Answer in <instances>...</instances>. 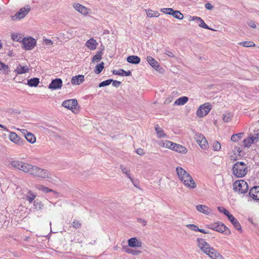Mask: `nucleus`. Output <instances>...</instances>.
<instances>
[{
  "instance_id": "f257e3e1",
  "label": "nucleus",
  "mask_w": 259,
  "mask_h": 259,
  "mask_svg": "<svg viewBox=\"0 0 259 259\" xmlns=\"http://www.w3.org/2000/svg\"><path fill=\"white\" fill-rule=\"evenodd\" d=\"M197 242L199 248L211 258L213 259H224L223 256L216 249L210 247L209 244L204 239L198 238Z\"/></svg>"
},
{
  "instance_id": "f03ea898",
  "label": "nucleus",
  "mask_w": 259,
  "mask_h": 259,
  "mask_svg": "<svg viewBox=\"0 0 259 259\" xmlns=\"http://www.w3.org/2000/svg\"><path fill=\"white\" fill-rule=\"evenodd\" d=\"M176 172L179 179L183 184L189 189H194L197 185L190 175L180 166L176 167Z\"/></svg>"
},
{
  "instance_id": "7ed1b4c3",
  "label": "nucleus",
  "mask_w": 259,
  "mask_h": 259,
  "mask_svg": "<svg viewBox=\"0 0 259 259\" xmlns=\"http://www.w3.org/2000/svg\"><path fill=\"white\" fill-rule=\"evenodd\" d=\"M232 170L234 176L238 178H242L246 174L247 167L245 163L239 161L234 164Z\"/></svg>"
},
{
  "instance_id": "20e7f679",
  "label": "nucleus",
  "mask_w": 259,
  "mask_h": 259,
  "mask_svg": "<svg viewBox=\"0 0 259 259\" xmlns=\"http://www.w3.org/2000/svg\"><path fill=\"white\" fill-rule=\"evenodd\" d=\"M233 190L239 194H244L247 192L248 186L243 180L236 181L233 184Z\"/></svg>"
},
{
  "instance_id": "39448f33",
  "label": "nucleus",
  "mask_w": 259,
  "mask_h": 259,
  "mask_svg": "<svg viewBox=\"0 0 259 259\" xmlns=\"http://www.w3.org/2000/svg\"><path fill=\"white\" fill-rule=\"evenodd\" d=\"M29 171L27 172L31 175L41 178L48 177V172L47 170L39 168L36 166H33L30 164Z\"/></svg>"
},
{
  "instance_id": "423d86ee",
  "label": "nucleus",
  "mask_w": 259,
  "mask_h": 259,
  "mask_svg": "<svg viewBox=\"0 0 259 259\" xmlns=\"http://www.w3.org/2000/svg\"><path fill=\"white\" fill-rule=\"evenodd\" d=\"M31 7L29 5L24 6L21 8L15 15L12 16V20L13 21L20 20L24 18L30 12Z\"/></svg>"
},
{
  "instance_id": "0eeeda50",
  "label": "nucleus",
  "mask_w": 259,
  "mask_h": 259,
  "mask_svg": "<svg viewBox=\"0 0 259 259\" xmlns=\"http://www.w3.org/2000/svg\"><path fill=\"white\" fill-rule=\"evenodd\" d=\"M11 165L14 168L22 170L23 172H27L29 171L30 164L24 163L19 160H13L11 162Z\"/></svg>"
},
{
  "instance_id": "6e6552de",
  "label": "nucleus",
  "mask_w": 259,
  "mask_h": 259,
  "mask_svg": "<svg viewBox=\"0 0 259 259\" xmlns=\"http://www.w3.org/2000/svg\"><path fill=\"white\" fill-rule=\"evenodd\" d=\"M211 106L209 103H205L200 106L197 110V115L201 117L206 115L210 111Z\"/></svg>"
},
{
  "instance_id": "1a4fd4ad",
  "label": "nucleus",
  "mask_w": 259,
  "mask_h": 259,
  "mask_svg": "<svg viewBox=\"0 0 259 259\" xmlns=\"http://www.w3.org/2000/svg\"><path fill=\"white\" fill-rule=\"evenodd\" d=\"M23 48L26 50H31L36 45V40L32 37H24L22 39Z\"/></svg>"
},
{
  "instance_id": "9d476101",
  "label": "nucleus",
  "mask_w": 259,
  "mask_h": 259,
  "mask_svg": "<svg viewBox=\"0 0 259 259\" xmlns=\"http://www.w3.org/2000/svg\"><path fill=\"white\" fill-rule=\"evenodd\" d=\"M209 228L220 233H224L228 230L226 226L220 222L211 224L209 225Z\"/></svg>"
},
{
  "instance_id": "9b49d317",
  "label": "nucleus",
  "mask_w": 259,
  "mask_h": 259,
  "mask_svg": "<svg viewBox=\"0 0 259 259\" xmlns=\"http://www.w3.org/2000/svg\"><path fill=\"white\" fill-rule=\"evenodd\" d=\"M78 105L77 101L76 99H69L64 101L62 105L68 109L72 110L76 108Z\"/></svg>"
},
{
  "instance_id": "f8f14e48",
  "label": "nucleus",
  "mask_w": 259,
  "mask_h": 259,
  "mask_svg": "<svg viewBox=\"0 0 259 259\" xmlns=\"http://www.w3.org/2000/svg\"><path fill=\"white\" fill-rule=\"evenodd\" d=\"M62 80L61 78L53 79L50 83V89L52 90L60 89L62 87Z\"/></svg>"
},
{
  "instance_id": "ddd939ff",
  "label": "nucleus",
  "mask_w": 259,
  "mask_h": 259,
  "mask_svg": "<svg viewBox=\"0 0 259 259\" xmlns=\"http://www.w3.org/2000/svg\"><path fill=\"white\" fill-rule=\"evenodd\" d=\"M249 196L253 200H259V186H254L250 189Z\"/></svg>"
},
{
  "instance_id": "4468645a",
  "label": "nucleus",
  "mask_w": 259,
  "mask_h": 259,
  "mask_svg": "<svg viewBox=\"0 0 259 259\" xmlns=\"http://www.w3.org/2000/svg\"><path fill=\"white\" fill-rule=\"evenodd\" d=\"M73 7L77 12L82 15H85L89 13V10L79 3H74Z\"/></svg>"
},
{
  "instance_id": "2eb2a0df",
  "label": "nucleus",
  "mask_w": 259,
  "mask_h": 259,
  "mask_svg": "<svg viewBox=\"0 0 259 259\" xmlns=\"http://www.w3.org/2000/svg\"><path fill=\"white\" fill-rule=\"evenodd\" d=\"M21 132L24 134L25 139L30 143H34L36 141L35 136L25 129L21 130Z\"/></svg>"
},
{
  "instance_id": "dca6fc26",
  "label": "nucleus",
  "mask_w": 259,
  "mask_h": 259,
  "mask_svg": "<svg viewBox=\"0 0 259 259\" xmlns=\"http://www.w3.org/2000/svg\"><path fill=\"white\" fill-rule=\"evenodd\" d=\"M190 20L196 21V23L198 24L199 26L200 27L211 30V29L208 27V26L205 24L204 20L202 19L200 17L193 16L191 17V19Z\"/></svg>"
},
{
  "instance_id": "f3484780",
  "label": "nucleus",
  "mask_w": 259,
  "mask_h": 259,
  "mask_svg": "<svg viewBox=\"0 0 259 259\" xmlns=\"http://www.w3.org/2000/svg\"><path fill=\"white\" fill-rule=\"evenodd\" d=\"M196 208L198 211L205 214H210L212 213V210L208 207L204 205H197Z\"/></svg>"
},
{
  "instance_id": "a211bd4d",
  "label": "nucleus",
  "mask_w": 259,
  "mask_h": 259,
  "mask_svg": "<svg viewBox=\"0 0 259 259\" xmlns=\"http://www.w3.org/2000/svg\"><path fill=\"white\" fill-rule=\"evenodd\" d=\"M128 246L132 247H141L142 242L136 237L130 238L128 240Z\"/></svg>"
},
{
  "instance_id": "6ab92c4d",
  "label": "nucleus",
  "mask_w": 259,
  "mask_h": 259,
  "mask_svg": "<svg viewBox=\"0 0 259 259\" xmlns=\"http://www.w3.org/2000/svg\"><path fill=\"white\" fill-rule=\"evenodd\" d=\"M228 219L237 230H241V227L240 223L232 214L228 216Z\"/></svg>"
},
{
  "instance_id": "aec40b11",
  "label": "nucleus",
  "mask_w": 259,
  "mask_h": 259,
  "mask_svg": "<svg viewBox=\"0 0 259 259\" xmlns=\"http://www.w3.org/2000/svg\"><path fill=\"white\" fill-rule=\"evenodd\" d=\"M84 76L83 75H78L73 76L71 79V83L73 84L79 85L84 81Z\"/></svg>"
},
{
  "instance_id": "412c9836",
  "label": "nucleus",
  "mask_w": 259,
  "mask_h": 259,
  "mask_svg": "<svg viewBox=\"0 0 259 259\" xmlns=\"http://www.w3.org/2000/svg\"><path fill=\"white\" fill-rule=\"evenodd\" d=\"M146 60L150 65V66L154 69L157 70L159 68V65L158 62L156 61L152 57L150 56H147L146 58Z\"/></svg>"
},
{
  "instance_id": "4be33fe9",
  "label": "nucleus",
  "mask_w": 259,
  "mask_h": 259,
  "mask_svg": "<svg viewBox=\"0 0 259 259\" xmlns=\"http://www.w3.org/2000/svg\"><path fill=\"white\" fill-rule=\"evenodd\" d=\"M243 142L244 147H246V148L250 147L252 144L256 143L255 141L254 140V139L251 135H250L247 138L243 140Z\"/></svg>"
},
{
  "instance_id": "5701e85b",
  "label": "nucleus",
  "mask_w": 259,
  "mask_h": 259,
  "mask_svg": "<svg viewBox=\"0 0 259 259\" xmlns=\"http://www.w3.org/2000/svg\"><path fill=\"white\" fill-rule=\"evenodd\" d=\"M172 150L183 154H185L188 151L185 147L176 143H175Z\"/></svg>"
},
{
  "instance_id": "b1692460",
  "label": "nucleus",
  "mask_w": 259,
  "mask_h": 259,
  "mask_svg": "<svg viewBox=\"0 0 259 259\" xmlns=\"http://www.w3.org/2000/svg\"><path fill=\"white\" fill-rule=\"evenodd\" d=\"M98 43L93 38L89 39L86 42L87 47L91 50H94L96 49Z\"/></svg>"
},
{
  "instance_id": "393cba45",
  "label": "nucleus",
  "mask_w": 259,
  "mask_h": 259,
  "mask_svg": "<svg viewBox=\"0 0 259 259\" xmlns=\"http://www.w3.org/2000/svg\"><path fill=\"white\" fill-rule=\"evenodd\" d=\"M126 61L133 64H138L140 63L141 59L137 56L132 55L128 56L126 59Z\"/></svg>"
},
{
  "instance_id": "a878e982",
  "label": "nucleus",
  "mask_w": 259,
  "mask_h": 259,
  "mask_svg": "<svg viewBox=\"0 0 259 259\" xmlns=\"http://www.w3.org/2000/svg\"><path fill=\"white\" fill-rule=\"evenodd\" d=\"M175 143L169 141H161L159 142V146L165 147L172 150Z\"/></svg>"
},
{
  "instance_id": "bb28decb",
  "label": "nucleus",
  "mask_w": 259,
  "mask_h": 259,
  "mask_svg": "<svg viewBox=\"0 0 259 259\" xmlns=\"http://www.w3.org/2000/svg\"><path fill=\"white\" fill-rule=\"evenodd\" d=\"M113 74L115 75H118L122 76H130L132 74L130 71H125L122 69H120L118 70H113Z\"/></svg>"
},
{
  "instance_id": "cd10ccee",
  "label": "nucleus",
  "mask_w": 259,
  "mask_h": 259,
  "mask_svg": "<svg viewBox=\"0 0 259 259\" xmlns=\"http://www.w3.org/2000/svg\"><path fill=\"white\" fill-rule=\"evenodd\" d=\"M9 139L12 142L17 144H20L21 143L20 138L18 136L17 134L14 132H10Z\"/></svg>"
},
{
  "instance_id": "c85d7f7f",
  "label": "nucleus",
  "mask_w": 259,
  "mask_h": 259,
  "mask_svg": "<svg viewBox=\"0 0 259 259\" xmlns=\"http://www.w3.org/2000/svg\"><path fill=\"white\" fill-rule=\"evenodd\" d=\"M29 68L26 66H21L19 65L17 66L15 71L18 74H23L28 72L29 71Z\"/></svg>"
},
{
  "instance_id": "c756f323",
  "label": "nucleus",
  "mask_w": 259,
  "mask_h": 259,
  "mask_svg": "<svg viewBox=\"0 0 259 259\" xmlns=\"http://www.w3.org/2000/svg\"><path fill=\"white\" fill-rule=\"evenodd\" d=\"M188 101V98L186 96L181 97L177 99L174 104L176 105H183Z\"/></svg>"
},
{
  "instance_id": "7c9ffc66",
  "label": "nucleus",
  "mask_w": 259,
  "mask_h": 259,
  "mask_svg": "<svg viewBox=\"0 0 259 259\" xmlns=\"http://www.w3.org/2000/svg\"><path fill=\"white\" fill-rule=\"evenodd\" d=\"M39 82V80L38 78H33L27 80V84L30 87H36L37 86Z\"/></svg>"
},
{
  "instance_id": "2f4dec72",
  "label": "nucleus",
  "mask_w": 259,
  "mask_h": 259,
  "mask_svg": "<svg viewBox=\"0 0 259 259\" xmlns=\"http://www.w3.org/2000/svg\"><path fill=\"white\" fill-rule=\"evenodd\" d=\"M0 71H3V73L6 74H8L10 72L9 67L1 61H0Z\"/></svg>"
},
{
  "instance_id": "473e14b6",
  "label": "nucleus",
  "mask_w": 259,
  "mask_h": 259,
  "mask_svg": "<svg viewBox=\"0 0 259 259\" xmlns=\"http://www.w3.org/2000/svg\"><path fill=\"white\" fill-rule=\"evenodd\" d=\"M120 168L123 174H124L128 178L131 179V177L130 175V169L128 167H127L125 166L124 165H121L120 166Z\"/></svg>"
},
{
  "instance_id": "72a5a7b5",
  "label": "nucleus",
  "mask_w": 259,
  "mask_h": 259,
  "mask_svg": "<svg viewBox=\"0 0 259 259\" xmlns=\"http://www.w3.org/2000/svg\"><path fill=\"white\" fill-rule=\"evenodd\" d=\"M104 67V63L101 62L100 64H97L95 68L94 72L96 74H99L101 72Z\"/></svg>"
},
{
  "instance_id": "f704fd0d",
  "label": "nucleus",
  "mask_w": 259,
  "mask_h": 259,
  "mask_svg": "<svg viewBox=\"0 0 259 259\" xmlns=\"http://www.w3.org/2000/svg\"><path fill=\"white\" fill-rule=\"evenodd\" d=\"M174 18L179 20H182L183 19V15L179 11L173 10L171 15Z\"/></svg>"
},
{
  "instance_id": "c9c22d12",
  "label": "nucleus",
  "mask_w": 259,
  "mask_h": 259,
  "mask_svg": "<svg viewBox=\"0 0 259 259\" xmlns=\"http://www.w3.org/2000/svg\"><path fill=\"white\" fill-rule=\"evenodd\" d=\"M147 16L149 17H157L159 16V14L157 11H153L152 10L149 9L147 11Z\"/></svg>"
},
{
  "instance_id": "e433bc0d",
  "label": "nucleus",
  "mask_w": 259,
  "mask_h": 259,
  "mask_svg": "<svg viewBox=\"0 0 259 259\" xmlns=\"http://www.w3.org/2000/svg\"><path fill=\"white\" fill-rule=\"evenodd\" d=\"M102 54L103 53L102 51L98 52L97 54L93 56L92 58V61L93 62H97L99 61L102 58Z\"/></svg>"
},
{
  "instance_id": "4c0bfd02",
  "label": "nucleus",
  "mask_w": 259,
  "mask_h": 259,
  "mask_svg": "<svg viewBox=\"0 0 259 259\" xmlns=\"http://www.w3.org/2000/svg\"><path fill=\"white\" fill-rule=\"evenodd\" d=\"M35 197L36 195L31 191H29L26 195V199L30 203H31L34 200Z\"/></svg>"
},
{
  "instance_id": "58836bf2",
  "label": "nucleus",
  "mask_w": 259,
  "mask_h": 259,
  "mask_svg": "<svg viewBox=\"0 0 259 259\" xmlns=\"http://www.w3.org/2000/svg\"><path fill=\"white\" fill-rule=\"evenodd\" d=\"M198 144L200 147L203 149H206L208 147V143L205 137L202 140L200 141Z\"/></svg>"
},
{
  "instance_id": "ea45409f",
  "label": "nucleus",
  "mask_w": 259,
  "mask_h": 259,
  "mask_svg": "<svg viewBox=\"0 0 259 259\" xmlns=\"http://www.w3.org/2000/svg\"><path fill=\"white\" fill-rule=\"evenodd\" d=\"M125 251L134 255H136L141 253L140 250H134L129 248H125Z\"/></svg>"
},
{
  "instance_id": "a19ab883",
  "label": "nucleus",
  "mask_w": 259,
  "mask_h": 259,
  "mask_svg": "<svg viewBox=\"0 0 259 259\" xmlns=\"http://www.w3.org/2000/svg\"><path fill=\"white\" fill-rule=\"evenodd\" d=\"M233 115L231 113H226L223 115V120L225 122H229L231 120Z\"/></svg>"
},
{
  "instance_id": "79ce46f5",
  "label": "nucleus",
  "mask_w": 259,
  "mask_h": 259,
  "mask_svg": "<svg viewBox=\"0 0 259 259\" xmlns=\"http://www.w3.org/2000/svg\"><path fill=\"white\" fill-rule=\"evenodd\" d=\"M243 135V133H240L236 134H234L231 136V140L233 142H237L239 139L242 138V135Z\"/></svg>"
},
{
  "instance_id": "37998d69",
  "label": "nucleus",
  "mask_w": 259,
  "mask_h": 259,
  "mask_svg": "<svg viewBox=\"0 0 259 259\" xmlns=\"http://www.w3.org/2000/svg\"><path fill=\"white\" fill-rule=\"evenodd\" d=\"M218 209L220 212L224 213L226 216H227V218L231 214L228 210L222 206H218Z\"/></svg>"
},
{
  "instance_id": "c03bdc74",
  "label": "nucleus",
  "mask_w": 259,
  "mask_h": 259,
  "mask_svg": "<svg viewBox=\"0 0 259 259\" xmlns=\"http://www.w3.org/2000/svg\"><path fill=\"white\" fill-rule=\"evenodd\" d=\"M240 44L245 47H251L255 46V44L251 41H244L240 42Z\"/></svg>"
},
{
  "instance_id": "a18cd8bd",
  "label": "nucleus",
  "mask_w": 259,
  "mask_h": 259,
  "mask_svg": "<svg viewBox=\"0 0 259 259\" xmlns=\"http://www.w3.org/2000/svg\"><path fill=\"white\" fill-rule=\"evenodd\" d=\"M112 81H113V79H109L104 80L103 81H102L101 82H100L99 83V87L101 88V87L108 85L112 82Z\"/></svg>"
},
{
  "instance_id": "49530a36",
  "label": "nucleus",
  "mask_w": 259,
  "mask_h": 259,
  "mask_svg": "<svg viewBox=\"0 0 259 259\" xmlns=\"http://www.w3.org/2000/svg\"><path fill=\"white\" fill-rule=\"evenodd\" d=\"M212 148L214 151H218L221 149V144L218 141H215L213 143Z\"/></svg>"
},
{
  "instance_id": "de8ad7c7",
  "label": "nucleus",
  "mask_w": 259,
  "mask_h": 259,
  "mask_svg": "<svg viewBox=\"0 0 259 259\" xmlns=\"http://www.w3.org/2000/svg\"><path fill=\"white\" fill-rule=\"evenodd\" d=\"M36 188L38 190H40V191H42L43 192H45V193L49 192V188L45 187L43 185H36Z\"/></svg>"
},
{
  "instance_id": "09e8293b",
  "label": "nucleus",
  "mask_w": 259,
  "mask_h": 259,
  "mask_svg": "<svg viewBox=\"0 0 259 259\" xmlns=\"http://www.w3.org/2000/svg\"><path fill=\"white\" fill-rule=\"evenodd\" d=\"M50 197H54L55 198H57L60 197V194L52 189H50Z\"/></svg>"
},
{
  "instance_id": "8fccbe9b",
  "label": "nucleus",
  "mask_w": 259,
  "mask_h": 259,
  "mask_svg": "<svg viewBox=\"0 0 259 259\" xmlns=\"http://www.w3.org/2000/svg\"><path fill=\"white\" fill-rule=\"evenodd\" d=\"M12 38L14 41H17L19 42H22V39L23 38H22L21 36H20L19 34H13L12 35Z\"/></svg>"
},
{
  "instance_id": "3c124183",
  "label": "nucleus",
  "mask_w": 259,
  "mask_h": 259,
  "mask_svg": "<svg viewBox=\"0 0 259 259\" xmlns=\"http://www.w3.org/2000/svg\"><path fill=\"white\" fill-rule=\"evenodd\" d=\"M204 137V136L200 133H197L195 134V139L196 141V142L198 144L199 143L200 141L202 140Z\"/></svg>"
},
{
  "instance_id": "603ef678",
  "label": "nucleus",
  "mask_w": 259,
  "mask_h": 259,
  "mask_svg": "<svg viewBox=\"0 0 259 259\" xmlns=\"http://www.w3.org/2000/svg\"><path fill=\"white\" fill-rule=\"evenodd\" d=\"M173 10H174L171 8H162L161 9V11L163 13L170 15H171Z\"/></svg>"
},
{
  "instance_id": "864d4df0",
  "label": "nucleus",
  "mask_w": 259,
  "mask_h": 259,
  "mask_svg": "<svg viewBox=\"0 0 259 259\" xmlns=\"http://www.w3.org/2000/svg\"><path fill=\"white\" fill-rule=\"evenodd\" d=\"M186 227L194 231H198V230L199 229V228L194 224H188L186 225Z\"/></svg>"
},
{
  "instance_id": "5fc2aeb1",
  "label": "nucleus",
  "mask_w": 259,
  "mask_h": 259,
  "mask_svg": "<svg viewBox=\"0 0 259 259\" xmlns=\"http://www.w3.org/2000/svg\"><path fill=\"white\" fill-rule=\"evenodd\" d=\"M34 205L35 206V208L37 209H41L42 206V205L41 203V202L40 201H38L36 200L34 201Z\"/></svg>"
},
{
  "instance_id": "6e6d98bb",
  "label": "nucleus",
  "mask_w": 259,
  "mask_h": 259,
  "mask_svg": "<svg viewBox=\"0 0 259 259\" xmlns=\"http://www.w3.org/2000/svg\"><path fill=\"white\" fill-rule=\"evenodd\" d=\"M72 225L76 229H78L81 227V224L78 221H74Z\"/></svg>"
},
{
  "instance_id": "4d7b16f0",
  "label": "nucleus",
  "mask_w": 259,
  "mask_h": 259,
  "mask_svg": "<svg viewBox=\"0 0 259 259\" xmlns=\"http://www.w3.org/2000/svg\"><path fill=\"white\" fill-rule=\"evenodd\" d=\"M157 137L158 138H162L165 137L166 135L164 133V131L163 130L157 131L156 132Z\"/></svg>"
},
{
  "instance_id": "13d9d810",
  "label": "nucleus",
  "mask_w": 259,
  "mask_h": 259,
  "mask_svg": "<svg viewBox=\"0 0 259 259\" xmlns=\"http://www.w3.org/2000/svg\"><path fill=\"white\" fill-rule=\"evenodd\" d=\"M112 85L115 87H118L121 83V82L117 80H113L112 81Z\"/></svg>"
},
{
  "instance_id": "bf43d9fd",
  "label": "nucleus",
  "mask_w": 259,
  "mask_h": 259,
  "mask_svg": "<svg viewBox=\"0 0 259 259\" xmlns=\"http://www.w3.org/2000/svg\"><path fill=\"white\" fill-rule=\"evenodd\" d=\"M247 24L250 27H252L253 28H255L256 26L255 22L252 20H250L249 22H248Z\"/></svg>"
},
{
  "instance_id": "052dcab7",
  "label": "nucleus",
  "mask_w": 259,
  "mask_h": 259,
  "mask_svg": "<svg viewBox=\"0 0 259 259\" xmlns=\"http://www.w3.org/2000/svg\"><path fill=\"white\" fill-rule=\"evenodd\" d=\"M251 135L253 137L254 140H255V142L257 143V142L258 141V139H259V132H258L257 133Z\"/></svg>"
},
{
  "instance_id": "680f3d73",
  "label": "nucleus",
  "mask_w": 259,
  "mask_h": 259,
  "mask_svg": "<svg viewBox=\"0 0 259 259\" xmlns=\"http://www.w3.org/2000/svg\"><path fill=\"white\" fill-rule=\"evenodd\" d=\"M205 7L206 9L209 10H211L213 8V6L210 3L205 4Z\"/></svg>"
},
{
  "instance_id": "e2e57ef3",
  "label": "nucleus",
  "mask_w": 259,
  "mask_h": 259,
  "mask_svg": "<svg viewBox=\"0 0 259 259\" xmlns=\"http://www.w3.org/2000/svg\"><path fill=\"white\" fill-rule=\"evenodd\" d=\"M136 152H137V153L140 155H143L144 154L143 149H142L141 148L137 149Z\"/></svg>"
},
{
  "instance_id": "0e129e2a",
  "label": "nucleus",
  "mask_w": 259,
  "mask_h": 259,
  "mask_svg": "<svg viewBox=\"0 0 259 259\" xmlns=\"http://www.w3.org/2000/svg\"><path fill=\"white\" fill-rule=\"evenodd\" d=\"M165 54L167 56H168V57H171V58L174 57V54H173L171 52H170V51H166V52H165Z\"/></svg>"
},
{
  "instance_id": "69168bd1",
  "label": "nucleus",
  "mask_w": 259,
  "mask_h": 259,
  "mask_svg": "<svg viewBox=\"0 0 259 259\" xmlns=\"http://www.w3.org/2000/svg\"><path fill=\"white\" fill-rule=\"evenodd\" d=\"M130 179L131 181V182H132V183L133 184V185L135 187H137L138 185L139 184V182L137 181H135L132 177H131V179Z\"/></svg>"
},
{
  "instance_id": "338daca9",
  "label": "nucleus",
  "mask_w": 259,
  "mask_h": 259,
  "mask_svg": "<svg viewBox=\"0 0 259 259\" xmlns=\"http://www.w3.org/2000/svg\"><path fill=\"white\" fill-rule=\"evenodd\" d=\"M138 222L141 223L143 226H145L146 225V222L143 219H138Z\"/></svg>"
},
{
  "instance_id": "774afa93",
  "label": "nucleus",
  "mask_w": 259,
  "mask_h": 259,
  "mask_svg": "<svg viewBox=\"0 0 259 259\" xmlns=\"http://www.w3.org/2000/svg\"><path fill=\"white\" fill-rule=\"evenodd\" d=\"M198 232H200L201 233H204V234H207L208 233V231H206V230H203V229H199L198 230Z\"/></svg>"
}]
</instances>
